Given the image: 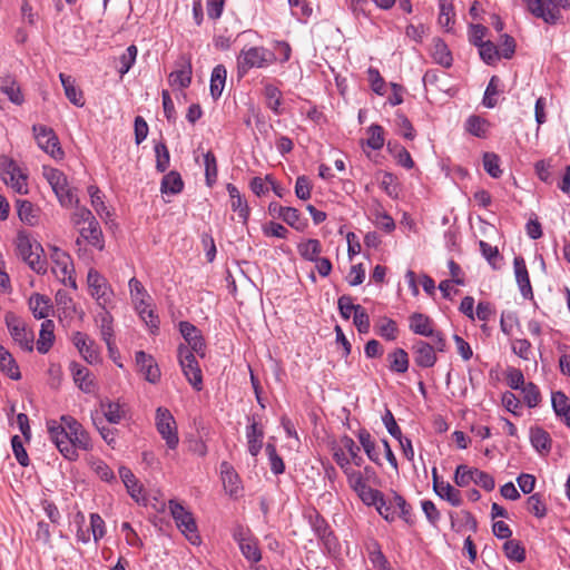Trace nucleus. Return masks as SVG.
<instances>
[{
  "label": "nucleus",
  "mask_w": 570,
  "mask_h": 570,
  "mask_svg": "<svg viewBox=\"0 0 570 570\" xmlns=\"http://www.w3.org/2000/svg\"><path fill=\"white\" fill-rule=\"evenodd\" d=\"M70 371L79 389L86 393H90L94 389V379L90 371L86 366L75 362L70 364Z\"/></svg>",
  "instance_id": "c756f323"
},
{
  "label": "nucleus",
  "mask_w": 570,
  "mask_h": 570,
  "mask_svg": "<svg viewBox=\"0 0 570 570\" xmlns=\"http://www.w3.org/2000/svg\"><path fill=\"white\" fill-rule=\"evenodd\" d=\"M527 510L538 519L547 515V504L540 493H533L527 499Z\"/></svg>",
  "instance_id": "6e6d98bb"
},
{
  "label": "nucleus",
  "mask_w": 570,
  "mask_h": 570,
  "mask_svg": "<svg viewBox=\"0 0 570 570\" xmlns=\"http://www.w3.org/2000/svg\"><path fill=\"white\" fill-rule=\"evenodd\" d=\"M135 361L138 371L144 375L147 382L156 384L160 381L161 372L153 355L144 351H138L135 354Z\"/></svg>",
  "instance_id": "6ab92c4d"
},
{
  "label": "nucleus",
  "mask_w": 570,
  "mask_h": 570,
  "mask_svg": "<svg viewBox=\"0 0 570 570\" xmlns=\"http://www.w3.org/2000/svg\"><path fill=\"white\" fill-rule=\"evenodd\" d=\"M387 358L392 372L405 373L409 370V355L403 348H395Z\"/></svg>",
  "instance_id": "09e8293b"
},
{
  "label": "nucleus",
  "mask_w": 570,
  "mask_h": 570,
  "mask_svg": "<svg viewBox=\"0 0 570 570\" xmlns=\"http://www.w3.org/2000/svg\"><path fill=\"white\" fill-rule=\"evenodd\" d=\"M32 131L40 149H42L56 160L63 158L65 153L52 128L45 125H33Z\"/></svg>",
  "instance_id": "9b49d317"
},
{
  "label": "nucleus",
  "mask_w": 570,
  "mask_h": 570,
  "mask_svg": "<svg viewBox=\"0 0 570 570\" xmlns=\"http://www.w3.org/2000/svg\"><path fill=\"white\" fill-rule=\"evenodd\" d=\"M367 507H374L377 513L386 521L394 522L397 517V510L400 511L399 517L406 523L411 522L412 508L406 502L404 497L395 491H391V494L385 495L379 490L377 495H373L372 501H367Z\"/></svg>",
  "instance_id": "f03ea898"
},
{
  "label": "nucleus",
  "mask_w": 570,
  "mask_h": 570,
  "mask_svg": "<svg viewBox=\"0 0 570 570\" xmlns=\"http://www.w3.org/2000/svg\"><path fill=\"white\" fill-rule=\"evenodd\" d=\"M17 213L20 220L29 226H36L39 223L40 209L31 202L26 199L16 200Z\"/></svg>",
  "instance_id": "cd10ccee"
},
{
  "label": "nucleus",
  "mask_w": 570,
  "mask_h": 570,
  "mask_svg": "<svg viewBox=\"0 0 570 570\" xmlns=\"http://www.w3.org/2000/svg\"><path fill=\"white\" fill-rule=\"evenodd\" d=\"M46 426L51 442L70 462L78 460V450L90 451L92 449L89 433L71 415H61L59 421L48 420Z\"/></svg>",
  "instance_id": "f257e3e1"
},
{
  "label": "nucleus",
  "mask_w": 570,
  "mask_h": 570,
  "mask_svg": "<svg viewBox=\"0 0 570 570\" xmlns=\"http://www.w3.org/2000/svg\"><path fill=\"white\" fill-rule=\"evenodd\" d=\"M177 357L186 380L196 391H200L203 373L195 354L185 344H180L177 348Z\"/></svg>",
  "instance_id": "1a4fd4ad"
},
{
  "label": "nucleus",
  "mask_w": 570,
  "mask_h": 570,
  "mask_svg": "<svg viewBox=\"0 0 570 570\" xmlns=\"http://www.w3.org/2000/svg\"><path fill=\"white\" fill-rule=\"evenodd\" d=\"M136 309L138 311L141 320L149 326L153 334H155L159 330V320L155 312L149 308L147 302L145 305L139 306L136 305Z\"/></svg>",
  "instance_id": "338daca9"
},
{
  "label": "nucleus",
  "mask_w": 570,
  "mask_h": 570,
  "mask_svg": "<svg viewBox=\"0 0 570 570\" xmlns=\"http://www.w3.org/2000/svg\"><path fill=\"white\" fill-rule=\"evenodd\" d=\"M530 442L532 446L541 454H547L551 450L552 440L550 434L540 426L531 428Z\"/></svg>",
  "instance_id": "e433bc0d"
},
{
  "label": "nucleus",
  "mask_w": 570,
  "mask_h": 570,
  "mask_svg": "<svg viewBox=\"0 0 570 570\" xmlns=\"http://www.w3.org/2000/svg\"><path fill=\"white\" fill-rule=\"evenodd\" d=\"M480 250L483 257L488 261V263L493 267L498 268L500 266V262L502 261V256L499 253L497 246H492L484 240L479 242Z\"/></svg>",
  "instance_id": "e2e57ef3"
},
{
  "label": "nucleus",
  "mask_w": 570,
  "mask_h": 570,
  "mask_svg": "<svg viewBox=\"0 0 570 570\" xmlns=\"http://www.w3.org/2000/svg\"><path fill=\"white\" fill-rule=\"evenodd\" d=\"M184 188V181L179 173L171 170L161 179L160 190L163 194H179Z\"/></svg>",
  "instance_id": "79ce46f5"
},
{
  "label": "nucleus",
  "mask_w": 570,
  "mask_h": 570,
  "mask_svg": "<svg viewBox=\"0 0 570 570\" xmlns=\"http://www.w3.org/2000/svg\"><path fill=\"white\" fill-rule=\"evenodd\" d=\"M234 538L238 542L239 549L247 560L252 562H258L262 559L257 542L252 538L245 537L243 529L235 531Z\"/></svg>",
  "instance_id": "bb28decb"
},
{
  "label": "nucleus",
  "mask_w": 570,
  "mask_h": 570,
  "mask_svg": "<svg viewBox=\"0 0 570 570\" xmlns=\"http://www.w3.org/2000/svg\"><path fill=\"white\" fill-rule=\"evenodd\" d=\"M356 438L366 453L367 458L375 464H381L380 452L376 448L375 440L372 438L371 433L362 428L357 431Z\"/></svg>",
  "instance_id": "473e14b6"
},
{
  "label": "nucleus",
  "mask_w": 570,
  "mask_h": 570,
  "mask_svg": "<svg viewBox=\"0 0 570 570\" xmlns=\"http://www.w3.org/2000/svg\"><path fill=\"white\" fill-rule=\"evenodd\" d=\"M179 332L187 343V347L199 357L206 355V343L202 332L191 323L183 321L179 323Z\"/></svg>",
  "instance_id": "dca6fc26"
},
{
  "label": "nucleus",
  "mask_w": 570,
  "mask_h": 570,
  "mask_svg": "<svg viewBox=\"0 0 570 570\" xmlns=\"http://www.w3.org/2000/svg\"><path fill=\"white\" fill-rule=\"evenodd\" d=\"M29 308L36 318L46 321L52 311V304L48 296L36 293L29 298Z\"/></svg>",
  "instance_id": "c85d7f7f"
},
{
  "label": "nucleus",
  "mask_w": 570,
  "mask_h": 570,
  "mask_svg": "<svg viewBox=\"0 0 570 570\" xmlns=\"http://www.w3.org/2000/svg\"><path fill=\"white\" fill-rule=\"evenodd\" d=\"M90 295L105 307L111 297V289L106 278L96 269H90L87 275Z\"/></svg>",
  "instance_id": "2eb2a0df"
},
{
  "label": "nucleus",
  "mask_w": 570,
  "mask_h": 570,
  "mask_svg": "<svg viewBox=\"0 0 570 570\" xmlns=\"http://www.w3.org/2000/svg\"><path fill=\"white\" fill-rule=\"evenodd\" d=\"M79 234L80 237L76 240L78 246H80L82 242H86L98 250H102L105 248V238L98 222H91L87 227L80 228Z\"/></svg>",
  "instance_id": "5701e85b"
},
{
  "label": "nucleus",
  "mask_w": 570,
  "mask_h": 570,
  "mask_svg": "<svg viewBox=\"0 0 570 570\" xmlns=\"http://www.w3.org/2000/svg\"><path fill=\"white\" fill-rule=\"evenodd\" d=\"M1 90L8 96L9 100L16 105H21L24 100L20 86L12 77H6L2 80Z\"/></svg>",
  "instance_id": "3c124183"
},
{
  "label": "nucleus",
  "mask_w": 570,
  "mask_h": 570,
  "mask_svg": "<svg viewBox=\"0 0 570 570\" xmlns=\"http://www.w3.org/2000/svg\"><path fill=\"white\" fill-rule=\"evenodd\" d=\"M50 258L52 262L51 271L56 278L63 285L76 288L75 267L70 255L58 247H52Z\"/></svg>",
  "instance_id": "6e6552de"
},
{
  "label": "nucleus",
  "mask_w": 570,
  "mask_h": 570,
  "mask_svg": "<svg viewBox=\"0 0 570 570\" xmlns=\"http://www.w3.org/2000/svg\"><path fill=\"white\" fill-rule=\"evenodd\" d=\"M431 56L434 62L444 68H450L452 66V53L448 45L441 38L433 39Z\"/></svg>",
  "instance_id": "7c9ffc66"
},
{
  "label": "nucleus",
  "mask_w": 570,
  "mask_h": 570,
  "mask_svg": "<svg viewBox=\"0 0 570 570\" xmlns=\"http://www.w3.org/2000/svg\"><path fill=\"white\" fill-rule=\"evenodd\" d=\"M505 557L513 562H522L525 560V549L518 540H508L503 544Z\"/></svg>",
  "instance_id": "5fc2aeb1"
},
{
  "label": "nucleus",
  "mask_w": 570,
  "mask_h": 570,
  "mask_svg": "<svg viewBox=\"0 0 570 570\" xmlns=\"http://www.w3.org/2000/svg\"><path fill=\"white\" fill-rule=\"evenodd\" d=\"M387 150L396 160L397 165L406 169H412L414 167V161L410 153L403 146L399 145L397 142L389 141Z\"/></svg>",
  "instance_id": "49530a36"
},
{
  "label": "nucleus",
  "mask_w": 570,
  "mask_h": 570,
  "mask_svg": "<svg viewBox=\"0 0 570 570\" xmlns=\"http://www.w3.org/2000/svg\"><path fill=\"white\" fill-rule=\"evenodd\" d=\"M263 95L266 100L267 107L275 114V115H282L283 110L281 108L282 106V91L272 83H266L264 86Z\"/></svg>",
  "instance_id": "a19ab883"
},
{
  "label": "nucleus",
  "mask_w": 570,
  "mask_h": 570,
  "mask_svg": "<svg viewBox=\"0 0 570 570\" xmlns=\"http://www.w3.org/2000/svg\"><path fill=\"white\" fill-rule=\"evenodd\" d=\"M413 360L416 366L422 368L433 367L438 361L435 343H428L423 340H416L412 347Z\"/></svg>",
  "instance_id": "4468645a"
},
{
  "label": "nucleus",
  "mask_w": 570,
  "mask_h": 570,
  "mask_svg": "<svg viewBox=\"0 0 570 570\" xmlns=\"http://www.w3.org/2000/svg\"><path fill=\"white\" fill-rule=\"evenodd\" d=\"M100 409L102 413L101 417L106 419L110 424H118L126 416L125 406L119 402H112L109 400L102 401L100 403Z\"/></svg>",
  "instance_id": "2f4dec72"
},
{
  "label": "nucleus",
  "mask_w": 570,
  "mask_h": 570,
  "mask_svg": "<svg viewBox=\"0 0 570 570\" xmlns=\"http://www.w3.org/2000/svg\"><path fill=\"white\" fill-rule=\"evenodd\" d=\"M282 220L299 232L304 230L307 226V222L301 218V213L294 207H286Z\"/></svg>",
  "instance_id": "0e129e2a"
},
{
  "label": "nucleus",
  "mask_w": 570,
  "mask_h": 570,
  "mask_svg": "<svg viewBox=\"0 0 570 570\" xmlns=\"http://www.w3.org/2000/svg\"><path fill=\"white\" fill-rule=\"evenodd\" d=\"M306 517L317 539L320 537H324V534L331 530L328 522L325 520L323 515H321V513L317 510H311Z\"/></svg>",
  "instance_id": "603ef678"
},
{
  "label": "nucleus",
  "mask_w": 570,
  "mask_h": 570,
  "mask_svg": "<svg viewBox=\"0 0 570 570\" xmlns=\"http://www.w3.org/2000/svg\"><path fill=\"white\" fill-rule=\"evenodd\" d=\"M515 281L524 298H533V291L530 283L529 272L525 261L522 256H515L513 259Z\"/></svg>",
  "instance_id": "393cba45"
},
{
  "label": "nucleus",
  "mask_w": 570,
  "mask_h": 570,
  "mask_svg": "<svg viewBox=\"0 0 570 570\" xmlns=\"http://www.w3.org/2000/svg\"><path fill=\"white\" fill-rule=\"evenodd\" d=\"M72 342L81 356L89 364H97L100 362V354L95 342L85 333L76 332L72 336Z\"/></svg>",
  "instance_id": "412c9836"
},
{
  "label": "nucleus",
  "mask_w": 570,
  "mask_h": 570,
  "mask_svg": "<svg viewBox=\"0 0 570 570\" xmlns=\"http://www.w3.org/2000/svg\"><path fill=\"white\" fill-rule=\"evenodd\" d=\"M0 371L12 380H20L21 373L13 356L0 345Z\"/></svg>",
  "instance_id": "58836bf2"
},
{
  "label": "nucleus",
  "mask_w": 570,
  "mask_h": 570,
  "mask_svg": "<svg viewBox=\"0 0 570 570\" xmlns=\"http://www.w3.org/2000/svg\"><path fill=\"white\" fill-rule=\"evenodd\" d=\"M227 77V70L224 65H217L214 67L210 76V96L214 100H218L225 88Z\"/></svg>",
  "instance_id": "c9c22d12"
},
{
  "label": "nucleus",
  "mask_w": 570,
  "mask_h": 570,
  "mask_svg": "<svg viewBox=\"0 0 570 570\" xmlns=\"http://www.w3.org/2000/svg\"><path fill=\"white\" fill-rule=\"evenodd\" d=\"M297 250L304 259L314 262L320 258L322 253V244L318 239L309 238L299 243L297 245Z\"/></svg>",
  "instance_id": "37998d69"
},
{
  "label": "nucleus",
  "mask_w": 570,
  "mask_h": 570,
  "mask_svg": "<svg viewBox=\"0 0 570 570\" xmlns=\"http://www.w3.org/2000/svg\"><path fill=\"white\" fill-rule=\"evenodd\" d=\"M265 451L269 460L271 471L275 475L284 473L285 463L283 459L277 454L276 446L273 443H267L265 446Z\"/></svg>",
  "instance_id": "052dcab7"
},
{
  "label": "nucleus",
  "mask_w": 570,
  "mask_h": 570,
  "mask_svg": "<svg viewBox=\"0 0 570 570\" xmlns=\"http://www.w3.org/2000/svg\"><path fill=\"white\" fill-rule=\"evenodd\" d=\"M17 254L24 262L33 256L36 252H43L42 246L38 242H32L26 234L19 233L16 240Z\"/></svg>",
  "instance_id": "72a5a7b5"
},
{
  "label": "nucleus",
  "mask_w": 570,
  "mask_h": 570,
  "mask_svg": "<svg viewBox=\"0 0 570 570\" xmlns=\"http://www.w3.org/2000/svg\"><path fill=\"white\" fill-rule=\"evenodd\" d=\"M523 2L532 16L548 24H556L562 18L552 0H523Z\"/></svg>",
  "instance_id": "ddd939ff"
},
{
  "label": "nucleus",
  "mask_w": 570,
  "mask_h": 570,
  "mask_svg": "<svg viewBox=\"0 0 570 570\" xmlns=\"http://www.w3.org/2000/svg\"><path fill=\"white\" fill-rule=\"evenodd\" d=\"M439 24L445 28L446 31H451L455 18V12L452 2L450 0L439 2Z\"/></svg>",
  "instance_id": "8fccbe9b"
},
{
  "label": "nucleus",
  "mask_w": 570,
  "mask_h": 570,
  "mask_svg": "<svg viewBox=\"0 0 570 570\" xmlns=\"http://www.w3.org/2000/svg\"><path fill=\"white\" fill-rule=\"evenodd\" d=\"M433 478V490L436 495L441 499L446 500L453 507H460L462 504L461 492L451 485L449 482H444L439 478L436 468L432 470Z\"/></svg>",
  "instance_id": "aec40b11"
},
{
  "label": "nucleus",
  "mask_w": 570,
  "mask_h": 570,
  "mask_svg": "<svg viewBox=\"0 0 570 570\" xmlns=\"http://www.w3.org/2000/svg\"><path fill=\"white\" fill-rule=\"evenodd\" d=\"M92 423L100 433L104 441L111 448L116 446L117 443V436H116V429L106 426L104 423V419L100 416H92Z\"/></svg>",
  "instance_id": "13d9d810"
},
{
  "label": "nucleus",
  "mask_w": 570,
  "mask_h": 570,
  "mask_svg": "<svg viewBox=\"0 0 570 570\" xmlns=\"http://www.w3.org/2000/svg\"><path fill=\"white\" fill-rule=\"evenodd\" d=\"M119 476L121 481L124 482L129 495L136 501L140 502V494L142 491L141 485H139L135 474L131 472V470L127 466H120L119 470Z\"/></svg>",
  "instance_id": "4c0bfd02"
},
{
  "label": "nucleus",
  "mask_w": 570,
  "mask_h": 570,
  "mask_svg": "<svg viewBox=\"0 0 570 570\" xmlns=\"http://www.w3.org/2000/svg\"><path fill=\"white\" fill-rule=\"evenodd\" d=\"M55 323L51 320H46L41 324L39 338L37 341V350L41 354H46L52 347L55 342Z\"/></svg>",
  "instance_id": "f704fd0d"
},
{
  "label": "nucleus",
  "mask_w": 570,
  "mask_h": 570,
  "mask_svg": "<svg viewBox=\"0 0 570 570\" xmlns=\"http://www.w3.org/2000/svg\"><path fill=\"white\" fill-rule=\"evenodd\" d=\"M366 145L373 150H380L384 144V128L381 125L372 124L367 130Z\"/></svg>",
  "instance_id": "864d4df0"
},
{
  "label": "nucleus",
  "mask_w": 570,
  "mask_h": 570,
  "mask_svg": "<svg viewBox=\"0 0 570 570\" xmlns=\"http://www.w3.org/2000/svg\"><path fill=\"white\" fill-rule=\"evenodd\" d=\"M264 428L261 424L257 415L248 417V425L246 426V441L247 450L252 456H257L263 448Z\"/></svg>",
  "instance_id": "a211bd4d"
},
{
  "label": "nucleus",
  "mask_w": 570,
  "mask_h": 570,
  "mask_svg": "<svg viewBox=\"0 0 570 570\" xmlns=\"http://www.w3.org/2000/svg\"><path fill=\"white\" fill-rule=\"evenodd\" d=\"M226 189L230 198L232 209L237 213L243 224H246L250 214L247 200L243 197V195L235 185L227 184Z\"/></svg>",
  "instance_id": "a878e982"
},
{
  "label": "nucleus",
  "mask_w": 570,
  "mask_h": 570,
  "mask_svg": "<svg viewBox=\"0 0 570 570\" xmlns=\"http://www.w3.org/2000/svg\"><path fill=\"white\" fill-rule=\"evenodd\" d=\"M204 165L206 183L209 187H212L216 181L218 174L217 161L213 151L209 150L206 154H204Z\"/></svg>",
  "instance_id": "680f3d73"
},
{
  "label": "nucleus",
  "mask_w": 570,
  "mask_h": 570,
  "mask_svg": "<svg viewBox=\"0 0 570 570\" xmlns=\"http://www.w3.org/2000/svg\"><path fill=\"white\" fill-rule=\"evenodd\" d=\"M177 69L168 77L169 85L174 88L184 89L191 82L193 68L189 58L181 57L177 62Z\"/></svg>",
  "instance_id": "4be33fe9"
},
{
  "label": "nucleus",
  "mask_w": 570,
  "mask_h": 570,
  "mask_svg": "<svg viewBox=\"0 0 570 570\" xmlns=\"http://www.w3.org/2000/svg\"><path fill=\"white\" fill-rule=\"evenodd\" d=\"M59 78L68 100L77 107H82L85 105L83 95L76 88L75 79L65 73H60Z\"/></svg>",
  "instance_id": "ea45409f"
},
{
  "label": "nucleus",
  "mask_w": 570,
  "mask_h": 570,
  "mask_svg": "<svg viewBox=\"0 0 570 570\" xmlns=\"http://www.w3.org/2000/svg\"><path fill=\"white\" fill-rule=\"evenodd\" d=\"M155 156H156V169L159 173H165L169 167L170 155L169 150L164 141H160L155 145Z\"/></svg>",
  "instance_id": "69168bd1"
},
{
  "label": "nucleus",
  "mask_w": 570,
  "mask_h": 570,
  "mask_svg": "<svg viewBox=\"0 0 570 570\" xmlns=\"http://www.w3.org/2000/svg\"><path fill=\"white\" fill-rule=\"evenodd\" d=\"M500 79L498 76H492L488 86H487V89L484 91V96H483V105L488 108H493L497 106V102H498V99H497V96L499 95L500 92Z\"/></svg>",
  "instance_id": "4d7b16f0"
},
{
  "label": "nucleus",
  "mask_w": 570,
  "mask_h": 570,
  "mask_svg": "<svg viewBox=\"0 0 570 570\" xmlns=\"http://www.w3.org/2000/svg\"><path fill=\"white\" fill-rule=\"evenodd\" d=\"M346 475L350 488L357 494L360 500L366 504L367 501H372L373 495L379 494V490L370 487L361 471L348 470L344 473Z\"/></svg>",
  "instance_id": "f3484780"
},
{
  "label": "nucleus",
  "mask_w": 570,
  "mask_h": 570,
  "mask_svg": "<svg viewBox=\"0 0 570 570\" xmlns=\"http://www.w3.org/2000/svg\"><path fill=\"white\" fill-rule=\"evenodd\" d=\"M409 327L416 335L431 337L436 350L441 353L445 352V336L441 331L434 330V323L430 316L419 312L412 313L409 317Z\"/></svg>",
  "instance_id": "39448f33"
},
{
  "label": "nucleus",
  "mask_w": 570,
  "mask_h": 570,
  "mask_svg": "<svg viewBox=\"0 0 570 570\" xmlns=\"http://www.w3.org/2000/svg\"><path fill=\"white\" fill-rule=\"evenodd\" d=\"M43 175L62 207L71 208L79 203L76 189L69 186L67 176L61 170L49 168L45 169Z\"/></svg>",
  "instance_id": "20e7f679"
},
{
  "label": "nucleus",
  "mask_w": 570,
  "mask_h": 570,
  "mask_svg": "<svg viewBox=\"0 0 570 570\" xmlns=\"http://www.w3.org/2000/svg\"><path fill=\"white\" fill-rule=\"evenodd\" d=\"M481 59L488 65H494L499 58V48L490 40L478 46Z\"/></svg>",
  "instance_id": "bf43d9fd"
},
{
  "label": "nucleus",
  "mask_w": 570,
  "mask_h": 570,
  "mask_svg": "<svg viewBox=\"0 0 570 570\" xmlns=\"http://www.w3.org/2000/svg\"><path fill=\"white\" fill-rule=\"evenodd\" d=\"M168 508L177 528L186 539L193 544L198 543L200 538L193 513L176 500H169Z\"/></svg>",
  "instance_id": "423d86ee"
},
{
  "label": "nucleus",
  "mask_w": 570,
  "mask_h": 570,
  "mask_svg": "<svg viewBox=\"0 0 570 570\" xmlns=\"http://www.w3.org/2000/svg\"><path fill=\"white\" fill-rule=\"evenodd\" d=\"M129 291L131 298L134 299L136 305L142 306L145 305L146 298L149 297L147 291L139 279L132 277L129 279Z\"/></svg>",
  "instance_id": "774afa93"
},
{
  "label": "nucleus",
  "mask_w": 570,
  "mask_h": 570,
  "mask_svg": "<svg viewBox=\"0 0 570 570\" xmlns=\"http://www.w3.org/2000/svg\"><path fill=\"white\" fill-rule=\"evenodd\" d=\"M156 429L161 438L165 440L166 445L175 450L178 446L179 438L177 432L176 421L166 407L159 406L156 410Z\"/></svg>",
  "instance_id": "f8f14e48"
},
{
  "label": "nucleus",
  "mask_w": 570,
  "mask_h": 570,
  "mask_svg": "<svg viewBox=\"0 0 570 570\" xmlns=\"http://www.w3.org/2000/svg\"><path fill=\"white\" fill-rule=\"evenodd\" d=\"M371 213L377 227L386 233H391L395 229L394 219L384 210L381 204H376Z\"/></svg>",
  "instance_id": "de8ad7c7"
},
{
  "label": "nucleus",
  "mask_w": 570,
  "mask_h": 570,
  "mask_svg": "<svg viewBox=\"0 0 570 570\" xmlns=\"http://www.w3.org/2000/svg\"><path fill=\"white\" fill-rule=\"evenodd\" d=\"M220 476L226 493L230 497L237 498L243 490L242 481L238 473L228 462H222Z\"/></svg>",
  "instance_id": "b1692460"
},
{
  "label": "nucleus",
  "mask_w": 570,
  "mask_h": 570,
  "mask_svg": "<svg viewBox=\"0 0 570 570\" xmlns=\"http://www.w3.org/2000/svg\"><path fill=\"white\" fill-rule=\"evenodd\" d=\"M490 128V122L476 115L470 116L465 121V129L478 138H485Z\"/></svg>",
  "instance_id": "c03bdc74"
},
{
  "label": "nucleus",
  "mask_w": 570,
  "mask_h": 570,
  "mask_svg": "<svg viewBox=\"0 0 570 570\" xmlns=\"http://www.w3.org/2000/svg\"><path fill=\"white\" fill-rule=\"evenodd\" d=\"M376 334L386 341H394L399 334V327L394 320L390 317H381L375 325Z\"/></svg>",
  "instance_id": "a18cd8bd"
},
{
  "label": "nucleus",
  "mask_w": 570,
  "mask_h": 570,
  "mask_svg": "<svg viewBox=\"0 0 570 570\" xmlns=\"http://www.w3.org/2000/svg\"><path fill=\"white\" fill-rule=\"evenodd\" d=\"M6 324L14 343L22 351L32 352L35 344V333L27 328L26 323L13 313L6 314Z\"/></svg>",
  "instance_id": "9d476101"
},
{
  "label": "nucleus",
  "mask_w": 570,
  "mask_h": 570,
  "mask_svg": "<svg viewBox=\"0 0 570 570\" xmlns=\"http://www.w3.org/2000/svg\"><path fill=\"white\" fill-rule=\"evenodd\" d=\"M0 177L16 193L20 195L28 194L27 175L23 174L13 159L6 155L0 156Z\"/></svg>",
  "instance_id": "0eeeda50"
},
{
  "label": "nucleus",
  "mask_w": 570,
  "mask_h": 570,
  "mask_svg": "<svg viewBox=\"0 0 570 570\" xmlns=\"http://www.w3.org/2000/svg\"><path fill=\"white\" fill-rule=\"evenodd\" d=\"M276 61V53L263 46L245 47L237 56V73L243 77L249 69L267 68Z\"/></svg>",
  "instance_id": "7ed1b4c3"
}]
</instances>
